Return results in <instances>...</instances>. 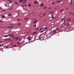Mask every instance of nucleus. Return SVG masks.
I'll list each match as a JSON object with an SVG mask.
<instances>
[{"label":"nucleus","mask_w":74,"mask_h":74,"mask_svg":"<svg viewBox=\"0 0 74 74\" xmlns=\"http://www.w3.org/2000/svg\"><path fill=\"white\" fill-rule=\"evenodd\" d=\"M13 34H10L8 36H9V37H11V36H12V35H13Z\"/></svg>","instance_id":"obj_3"},{"label":"nucleus","mask_w":74,"mask_h":74,"mask_svg":"<svg viewBox=\"0 0 74 74\" xmlns=\"http://www.w3.org/2000/svg\"><path fill=\"white\" fill-rule=\"evenodd\" d=\"M68 9H69V8H66V10H68Z\"/></svg>","instance_id":"obj_47"},{"label":"nucleus","mask_w":74,"mask_h":74,"mask_svg":"<svg viewBox=\"0 0 74 74\" xmlns=\"http://www.w3.org/2000/svg\"><path fill=\"white\" fill-rule=\"evenodd\" d=\"M72 0H71V1H72Z\"/></svg>","instance_id":"obj_58"},{"label":"nucleus","mask_w":74,"mask_h":74,"mask_svg":"<svg viewBox=\"0 0 74 74\" xmlns=\"http://www.w3.org/2000/svg\"><path fill=\"white\" fill-rule=\"evenodd\" d=\"M8 15L9 16H11V14H10V13H9Z\"/></svg>","instance_id":"obj_37"},{"label":"nucleus","mask_w":74,"mask_h":74,"mask_svg":"<svg viewBox=\"0 0 74 74\" xmlns=\"http://www.w3.org/2000/svg\"><path fill=\"white\" fill-rule=\"evenodd\" d=\"M43 29H44V28H41L40 29V31H41V30H43Z\"/></svg>","instance_id":"obj_36"},{"label":"nucleus","mask_w":74,"mask_h":74,"mask_svg":"<svg viewBox=\"0 0 74 74\" xmlns=\"http://www.w3.org/2000/svg\"><path fill=\"white\" fill-rule=\"evenodd\" d=\"M18 40H22L21 39V38H18Z\"/></svg>","instance_id":"obj_26"},{"label":"nucleus","mask_w":74,"mask_h":74,"mask_svg":"<svg viewBox=\"0 0 74 74\" xmlns=\"http://www.w3.org/2000/svg\"><path fill=\"white\" fill-rule=\"evenodd\" d=\"M51 8L50 7V8H48V9H49V10H50V9H51Z\"/></svg>","instance_id":"obj_49"},{"label":"nucleus","mask_w":74,"mask_h":74,"mask_svg":"<svg viewBox=\"0 0 74 74\" xmlns=\"http://www.w3.org/2000/svg\"><path fill=\"white\" fill-rule=\"evenodd\" d=\"M61 1H56V2L57 3H60V2H61Z\"/></svg>","instance_id":"obj_22"},{"label":"nucleus","mask_w":74,"mask_h":74,"mask_svg":"<svg viewBox=\"0 0 74 74\" xmlns=\"http://www.w3.org/2000/svg\"><path fill=\"white\" fill-rule=\"evenodd\" d=\"M15 4H18V3H17V2L15 1Z\"/></svg>","instance_id":"obj_21"},{"label":"nucleus","mask_w":74,"mask_h":74,"mask_svg":"<svg viewBox=\"0 0 74 74\" xmlns=\"http://www.w3.org/2000/svg\"><path fill=\"white\" fill-rule=\"evenodd\" d=\"M3 45H4V44H2L1 45H0V46H3Z\"/></svg>","instance_id":"obj_33"},{"label":"nucleus","mask_w":74,"mask_h":74,"mask_svg":"<svg viewBox=\"0 0 74 74\" xmlns=\"http://www.w3.org/2000/svg\"><path fill=\"white\" fill-rule=\"evenodd\" d=\"M13 46L14 47H16V45H13Z\"/></svg>","instance_id":"obj_20"},{"label":"nucleus","mask_w":74,"mask_h":74,"mask_svg":"<svg viewBox=\"0 0 74 74\" xmlns=\"http://www.w3.org/2000/svg\"><path fill=\"white\" fill-rule=\"evenodd\" d=\"M37 33V32H34L32 34V35H33L34 34H36Z\"/></svg>","instance_id":"obj_10"},{"label":"nucleus","mask_w":74,"mask_h":74,"mask_svg":"<svg viewBox=\"0 0 74 74\" xmlns=\"http://www.w3.org/2000/svg\"><path fill=\"white\" fill-rule=\"evenodd\" d=\"M51 18L52 19H55V17H53V15H52Z\"/></svg>","instance_id":"obj_14"},{"label":"nucleus","mask_w":74,"mask_h":74,"mask_svg":"<svg viewBox=\"0 0 74 74\" xmlns=\"http://www.w3.org/2000/svg\"><path fill=\"white\" fill-rule=\"evenodd\" d=\"M14 40H18V38H14Z\"/></svg>","instance_id":"obj_9"},{"label":"nucleus","mask_w":74,"mask_h":74,"mask_svg":"<svg viewBox=\"0 0 74 74\" xmlns=\"http://www.w3.org/2000/svg\"><path fill=\"white\" fill-rule=\"evenodd\" d=\"M42 16H40V18H42Z\"/></svg>","instance_id":"obj_53"},{"label":"nucleus","mask_w":74,"mask_h":74,"mask_svg":"<svg viewBox=\"0 0 74 74\" xmlns=\"http://www.w3.org/2000/svg\"><path fill=\"white\" fill-rule=\"evenodd\" d=\"M67 21L70 22V21H71V19L69 18H68L67 19Z\"/></svg>","instance_id":"obj_4"},{"label":"nucleus","mask_w":74,"mask_h":74,"mask_svg":"<svg viewBox=\"0 0 74 74\" xmlns=\"http://www.w3.org/2000/svg\"><path fill=\"white\" fill-rule=\"evenodd\" d=\"M44 6V4H43V3H42V4H40V7H42L43 6Z\"/></svg>","instance_id":"obj_5"},{"label":"nucleus","mask_w":74,"mask_h":74,"mask_svg":"<svg viewBox=\"0 0 74 74\" xmlns=\"http://www.w3.org/2000/svg\"><path fill=\"white\" fill-rule=\"evenodd\" d=\"M37 3H38V2L37 1H35L34 2V4H36Z\"/></svg>","instance_id":"obj_18"},{"label":"nucleus","mask_w":74,"mask_h":74,"mask_svg":"<svg viewBox=\"0 0 74 74\" xmlns=\"http://www.w3.org/2000/svg\"><path fill=\"white\" fill-rule=\"evenodd\" d=\"M69 14H71V15H73V13H72L69 12Z\"/></svg>","instance_id":"obj_35"},{"label":"nucleus","mask_w":74,"mask_h":74,"mask_svg":"<svg viewBox=\"0 0 74 74\" xmlns=\"http://www.w3.org/2000/svg\"><path fill=\"white\" fill-rule=\"evenodd\" d=\"M23 5H21V6H22V7H23Z\"/></svg>","instance_id":"obj_52"},{"label":"nucleus","mask_w":74,"mask_h":74,"mask_svg":"<svg viewBox=\"0 0 74 74\" xmlns=\"http://www.w3.org/2000/svg\"><path fill=\"white\" fill-rule=\"evenodd\" d=\"M55 2H53L51 4H55Z\"/></svg>","instance_id":"obj_27"},{"label":"nucleus","mask_w":74,"mask_h":74,"mask_svg":"<svg viewBox=\"0 0 74 74\" xmlns=\"http://www.w3.org/2000/svg\"><path fill=\"white\" fill-rule=\"evenodd\" d=\"M43 29H47V27H45L44 28H43Z\"/></svg>","instance_id":"obj_24"},{"label":"nucleus","mask_w":74,"mask_h":74,"mask_svg":"<svg viewBox=\"0 0 74 74\" xmlns=\"http://www.w3.org/2000/svg\"><path fill=\"white\" fill-rule=\"evenodd\" d=\"M65 20H66V19L64 18V19H63L62 20V22H63V21H64V22H65Z\"/></svg>","instance_id":"obj_15"},{"label":"nucleus","mask_w":74,"mask_h":74,"mask_svg":"<svg viewBox=\"0 0 74 74\" xmlns=\"http://www.w3.org/2000/svg\"><path fill=\"white\" fill-rule=\"evenodd\" d=\"M23 0H20L19 1V2H20V3H22V2L23 1Z\"/></svg>","instance_id":"obj_13"},{"label":"nucleus","mask_w":74,"mask_h":74,"mask_svg":"<svg viewBox=\"0 0 74 74\" xmlns=\"http://www.w3.org/2000/svg\"><path fill=\"white\" fill-rule=\"evenodd\" d=\"M2 18H5V16L4 15H2Z\"/></svg>","instance_id":"obj_19"},{"label":"nucleus","mask_w":74,"mask_h":74,"mask_svg":"<svg viewBox=\"0 0 74 74\" xmlns=\"http://www.w3.org/2000/svg\"><path fill=\"white\" fill-rule=\"evenodd\" d=\"M2 42H3L0 41V43H1Z\"/></svg>","instance_id":"obj_50"},{"label":"nucleus","mask_w":74,"mask_h":74,"mask_svg":"<svg viewBox=\"0 0 74 74\" xmlns=\"http://www.w3.org/2000/svg\"><path fill=\"white\" fill-rule=\"evenodd\" d=\"M46 15V13H45L42 15V16H44Z\"/></svg>","instance_id":"obj_16"},{"label":"nucleus","mask_w":74,"mask_h":74,"mask_svg":"<svg viewBox=\"0 0 74 74\" xmlns=\"http://www.w3.org/2000/svg\"><path fill=\"white\" fill-rule=\"evenodd\" d=\"M53 13H54V12L53 11H50L49 12V14H53Z\"/></svg>","instance_id":"obj_1"},{"label":"nucleus","mask_w":74,"mask_h":74,"mask_svg":"<svg viewBox=\"0 0 74 74\" xmlns=\"http://www.w3.org/2000/svg\"><path fill=\"white\" fill-rule=\"evenodd\" d=\"M7 40H8L7 39H5V41H7Z\"/></svg>","instance_id":"obj_41"},{"label":"nucleus","mask_w":74,"mask_h":74,"mask_svg":"<svg viewBox=\"0 0 74 74\" xmlns=\"http://www.w3.org/2000/svg\"><path fill=\"white\" fill-rule=\"evenodd\" d=\"M56 31H60V30H59V29L58 28H56Z\"/></svg>","instance_id":"obj_8"},{"label":"nucleus","mask_w":74,"mask_h":74,"mask_svg":"<svg viewBox=\"0 0 74 74\" xmlns=\"http://www.w3.org/2000/svg\"><path fill=\"white\" fill-rule=\"evenodd\" d=\"M10 4L9 3H8V4Z\"/></svg>","instance_id":"obj_59"},{"label":"nucleus","mask_w":74,"mask_h":74,"mask_svg":"<svg viewBox=\"0 0 74 74\" xmlns=\"http://www.w3.org/2000/svg\"><path fill=\"white\" fill-rule=\"evenodd\" d=\"M28 39L29 41H30V40H31V39H30V38H28Z\"/></svg>","instance_id":"obj_28"},{"label":"nucleus","mask_w":74,"mask_h":74,"mask_svg":"<svg viewBox=\"0 0 74 74\" xmlns=\"http://www.w3.org/2000/svg\"><path fill=\"white\" fill-rule=\"evenodd\" d=\"M3 11L4 12V11H5V10H3Z\"/></svg>","instance_id":"obj_57"},{"label":"nucleus","mask_w":74,"mask_h":74,"mask_svg":"<svg viewBox=\"0 0 74 74\" xmlns=\"http://www.w3.org/2000/svg\"><path fill=\"white\" fill-rule=\"evenodd\" d=\"M26 2H27V1L26 0H25L23 2V4H25V3H26Z\"/></svg>","instance_id":"obj_2"},{"label":"nucleus","mask_w":74,"mask_h":74,"mask_svg":"<svg viewBox=\"0 0 74 74\" xmlns=\"http://www.w3.org/2000/svg\"><path fill=\"white\" fill-rule=\"evenodd\" d=\"M8 37V35H6L4 36V37Z\"/></svg>","instance_id":"obj_25"},{"label":"nucleus","mask_w":74,"mask_h":74,"mask_svg":"<svg viewBox=\"0 0 74 74\" xmlns=\"http://www.w3.org/2000/svg\"><path fill=\"white\" fill-rule=\"evenodd\" d=\"M17 21H21V19H17Z\"/></svg>","instance_id":"obj_38"},{"label":"nucleus","mask_w":74,"mask_h":74,"mask_svg":"<svg viewBox=\"0 0 74 74\" xmlns=\"http://www.w3.org/2000/svg\"><path fill=\"white\" fill-rule=\"evenodd\" d=\"M46 8H47V7H44V9H46Z\"/></svg>","instance_id":"obj_39"},{"label":"nucleus","mask_w":74,"mask_h":74,"mask_svg":"<svg viewBox=\"0 0 74 74\" xmlns=\"http://www.w3.org/2000/svg\"><path fill=\"white\" fill-rule=\"evenodd\" d=\"M37 21H38V20H36V21H34L33 23H36V22H37Z\"/></svg>","instance_id":"obj_11"},{"label":"nucleus","mask_w":74,"mask_h":74,"mask_svg":"<svg viewBox=\"0 0 74 74\" xmlns=\"http://www.w3.org/2000/svg\"><path fill=\"white\" fill-rule=\"evenodd\" d=\"M25 20H27V19H28V18H25Z\"/></svg>","instance_id":"obj_32"},{"label":"nucleus","mask_w":74,"mask_h":74,"mask_svg":"<svg viewBox=\"0 0 74 74\" xmlns=\"http://www.w3.org/2000/svg\"><path fill=\"white\" fill-rule=\"evenodd\" d=\"M23 6H27V5H23Z\"/></svg>","instance_id":"obj_46"},{"label":"nucleus","mask_w":74,"mask_h":74,"mask_svg":"<svg viewBox=\"0 0 74 74\" xmlns=\"http://www.w3.org/2000/svg\"><path fill=\"white\" fill-rule=\"evenodd\" d=\"M17 44L18 45H22V44L20 43V42H17Z\"/></svg>","instance_id":"obj_7"},{"label":"nucleus","mask_w":74,"mask_h":74,"mask_svg":"<svg viewBox=\"0 0 74 74\" xmlns=\"http://www.w3.org/2000/svg\"><path fill=\"white\" fill-rule=\"evenodd\" d=\"M1 8L0 7V10H1Z\"/></svg>","instance_id":"obj_55"},{"label":"nucleus","mask_w":74,"mask_h":74,"mask_svg":"<svg viewBox=\"0 0 74 74\" xmlns=\"http://www.w3.org/2000/svg\"><path fill=\"white\" fill-rule=\"evenodd\" d=\"M39 38L40 39V40H41V38H40V37Z\"/></svg>","instance_id":"obj_51"},{"label":"nucleus","mask_w":74,"mask_h":74,"mask_svg":"<svg viewBox=\"0 0 74 74\" xmlns=\"http://www.w3.org/2000/svg\"><path fill=\"white\" fill-rule=\"evenodd\" d=\"M36 30H38V28H36Z\"/></svg>","instance_id":"obj_45"},{"label":"nucleus","mask_w":74,"mask_h":74,"mask_svg":"<svg viewBox=\"0 0 74 74\" xmlns=\"http://www.w3.org/2000/svg\"><path fill=\"white\" fill-rule=\"evenodd\" d=\"M29 7H31V4H28Z\"/></svg>","instance_id":"obj_31"},{"label":"nucleus","mask_w":74,"mask_h":74,"mask_svg":"<svg viewBox=\"0 0 74 74\" xmlns=\"http://www.w3.org/2000/svg\"><path fill=\"white\" fill-rule=\"evenodd\" d=\"M0 22H3V21H2L1 20H0Z\"/></svg>","instance_id":"obj_48"},{"label":"nucleus","mask_w":74,"mask_h":74,"mask_svg":"<svg viewBox=\"0 0 74 74\" xmlns=\"http://www.w3.org/2000/svg\"><path fill=\"white\" fill-rule=\"evenodd\" d=\"M18 14L19 13H18Z\"/></svg>","instance_id":"obj_60"},{"label":"nucleus","mask_w":74,"mask_h":74,"mask_svg":"<svg viewBox=\"0 0 74 74\" xmlns=\"http://www.w3.org/2000/svg\"><path fill=\"white\" fill-rule=\"evenodd\" d=\"M44 31H45V30H43L40 32V33H42V32H44Z\"/></svg>","instance_id":"obj_29"},{"label":"nucleus","mask_w":74,"mask_h":74,"mask_svg":"<svg viewBox=\"0 0 74 74\" xmlns=\"http://www.w3.org/2000/svg\"><path fill=\"white\" fill-rule=\"evenodd\" d=\"M67 26H69V23H67Z\"/></svg>","instance_id":"obj_34"},{"label":"nucleus","mask_w":74,"mask_h":74,"mask_svg":"<svg viewBox=\"0 0 74 74\" xmlns=\"http://www.w3.org/2000/svg\"><path fill=\"white\" fill-rule=\"evenodd\" d=\"M53 33H56V31H55V30H53Z\"/></svg>","instance_id":"obj_30"},{"label":"nucleus","mask_w":74,"mask_h":74,"mask_svg":"<svg viewBox=\"0 0 74 74\" xmlns=\"http://www.w3.org/2000/svg\"><path fill=\"white\" fill-rule=\"evenodd\" d=\"M64 11V9L61 10H60V12H62V11Z\"/></svg>","instance_id":"obj_6"},{"label":"nucleus","mask_w":74,"mask_h":74,"mask_svg":"<svg viewBox=\"0 0 74 74\" xmlns=\"http://www.w3.org/2000/svg\"><path fill=\"white\" fill-rule=\"evenodd\" d=\"M6 48H8V47H6Z\"/></svg>","instance_id":"obj_54"},{"label":"nucleus","mask_w":74,"mask_h":74,"mask_svg":"<svg viewBox=\"0 0 74 74\" xmlns=\"http://www.w3.org/2000/svg\"><path fill=\"white\" fill-rule=\"evenodd\" d=\"M34 27H36V24L34 25Z\"/></svg>","instance_id":"obj_44"},{"label":"nucleus","mask_w":74,"mask_h":74,"mask_svg":"<svg viewBox=\"0 0 74 74\" xmlns=\"http://www.w3.org/2000/svg\"><path fill=\"white\" fill-rule=\"evenodd\" d=\"M9 3H12V2H11V1H9Z\"/></svg>","instance_id":"obj_42"},{"label":"nucleus","mask_w":74,"mask_h":74,"mask_svg":"<svg viewBox=\"0 0 74 74\" xmlns=\"http://www.w3.org/2000/svg\"><path fill=\"white\" fill-rule=\"evenodd\" d=\"M13 27V26H7V27H8V28H11V27Z\"/></svg>","instance_id":"obj_12"},{"label":"nucleus","mask_w":74,"mask_h":74,"mask_svg":"<svg viewBox=\"0 0 74 74\" xmlns=\"http://www.w3.org/2000/svg\"><path fill=\"white\" fill-rule=\"evenodd\" d=\"M72 3H73V2H71L70 4V5H72Z\"/></svg>","instance_id":"obj_23"},{"label":"nucleus","mask_w":74,"mask_h":74,"mask_svg":"<svg viewBox=\"0 0 74 74\" xmlns=\"http://www.w3.org/2000/svg\"><path fill=\"white\" fill-rule=\"evenodd\" d=\"M9 41H11V39L10 38H9Z\"/></svg>","instance_id":"obj_43"},{"label":"nucleus","mask_w":74,"mask_h":74,"mask_svg":"<svg viewBox=\"0 0 74 74\" xmlns=\"http://www.w3.org/2000/svg\"><path fill=\"white\" fill-rule=\"evenodd\" d=\"M14 35H12L11 36V38H14Z\"/></svg>","instance_id":"obj_17"},{"label":"nucleus","mask_w":74,"mask_h":74,"mask_svg":"<svg viewBox=\"0 0 74 74\" xmlns=\"http://www.w3.org/2000/svg\"><path fill=\"white\" fill-rule=\"evenodd\" d=\"M20 25H21V24L20 23H18V25L19 26H20Z\"/></svg>","instance_id":"obj_40"},{"label":"nucleus","mask_w":74,"mask_h":74,"mask_svg":"<svg viewBox=\"0 0 74 74\" xmlns=\"http://www.w3.org/2000/svg\"><path fill=\"white\" fill-rule=\"evenodd\" d=\"M8 0V1H10V0Z\"/></svg>","instance_id":"obj_56"}]
</instances>
